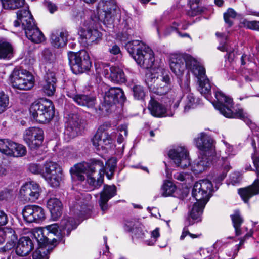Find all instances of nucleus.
I'll return each instance as SVG.
<instances>
[{"label":"nucleus","instance_id":"nucleus-1","mask_svg":"<svg viewBox=\"0 0 259 259\" xmlns=\"http://www.w3.org/2000/svg\"><path fill=\"white\" fill-rule=\"evenodd\" d=\"M169 65L172 72L178 77L181 76L186 68L190 69L198 79L199 92L208 98L212 87L206 76L205 68L199 62L190 55L177 54L171 56Z\"/></svg>","mask_w":259,"mask_h":259},{"label":"nucleus","instance_id":"nucleus-2","mask_svg":"<svg viewBox=\"0 0 259 259\" xmlns=\"http://www.w3.org/2000/svg\"><path fill=\"white\" fill-rule=\"evenodd\" d=\"M213 90L217 100V102L213 103V105L221 114L227 118L240 119L244 121L250 128H252L254 127V124L252 122L250 115L243 109H238L235 111L232 110L231 108L233 104L232 98L226 96L221 91L215 90L214 89Z\"/></svg>","mask_w":259,"mask_h":259},{"label":"nucleus","instance_id":"nucleus-3","mask_svg":"<svg viewBox=\"0 0 259 259\" xmlns=\"http://www.w3.org/2000/svg\"><path fill=\"white\" fill-rule=\"evenodd\" d=\"M17 19L14 22L15 27L22 25L26 37L32 42L40 43L44 40V36L36 26L33 16L28 8L20 9L17 12Z\"/></svg>","mask_w":259,"mask_h":259},{"label":"nucleus","instance_id":"nucleus-4","mask_svg":"<svg viewBox=\"0 0 259 259\" xmlns=\"http://www.w3.org/2000/svg\"><path fill=\"white\" fill-rule=\"evenodd\" d=\"M125 47L140 66L146 69L153 66L154 53L149 47L139 40H134L126 43Z\"/></svg>","mask_w":259,"mask_h":259},{"label":"nucleus","instance_id":"nucleus-5","mask_svg":"<svg viewBox=\"0 0 259 259\" xmlns=\"http://www.w3.org/2000/svg\"><path fill=\"white\" fill-rule=\"evenodd\" d=\"M31 116L39 123L49 122L54 117L55 108L52 102L48 99L35 102L30 106Z\"/></svg>","mask_w":259,"mask_h":259},{"label":"nucleus","instance_id":"nucleus-6","mask_svg":"<svg viewBox=\"0 0 259 259\" xmlns=\"http://www.w3.org/2000/svg\"><path fill=\"white\" fill-rule=\"evenodd\" d=\"M58 224H53L47 226L44 229L37 228L32 233L33 238L40 247L49 244L56 245L58 243L57 239L60 238L61 233L58 232Z\"/></svg>","mask_w":259,"mask_h":259},{"label":"nucleus","instance_id":"nucleus-7","mask_svg":"<svg viewBox=\"0 0 259 259\" xmlns=\"http://www.w3.org/2000/svg\"><path fill=\"white\" fill-rule=\"evenodd\" d=\"M145 83L150 91L159 95L166 94L170 89V78L167 74H163L158 77L156 74L148 73L146 75Z\"/></svg>","mask_w":259,"mask_h":259},{"label":"nucleus","instance_id":"nucleus-8","mask_svg":"<svg viewBox=\"0 0 259 259\" xmlns=\"http://www.w3.org/2000/svg\"><path fill=\"white\" fill-rule=\"evenodd\" d=\"M68 59L71 69L76 74L89 70L92 66L89 54L84 50L77 53H69Z\"/></svg>","mask_w":259,"mask_h":259},{"label":"nucleus","instance_id":"nucleus-9","mask_svg":"<svg viewBox=\"0 0 259 259\" xmlns=\"http://www.w3.org/2000/svg\"><path fill=\"white\" fill-rule=\"evenodd\" d=\"M116 7L115 0H101L98 3L99 19L108 27H111L115 18L118 19L119 13Z\"/></svg>","mask_w":259,"mask_h":259},{"label":"nucleus","instance_id":"nucleus-10","mask_svg":"<svg viewBox=\"0 0 259 259\" xmlns=\"http://www.w3.org/2000/svg\"><path fill=\"white\" fill-rule=\"evenodd\" d=\"M10 83L14 89L29 90L34 84L33 75L24 69H14L10 76Z\"/></svg>","mask_w":259,"mask_h":259},{"label":"nucleus","instance_id":"nucleus-11","mask_svg":"<svg viewBox=\"0 0 259 259\" xmlns=\"http://www.w3.org/2000/svg\"><path fill=\"white\" fill-rule=\"evenodd\" d=\"M42 177L51 187H58L63 178L61 167L55 162L46 161L44 165Z\"/></svg>","mask_w":259,"mask_h":259},{"label":"nucleus","instance_id":"nucleus-12","mask_svg":"<svg viewBox=\"0 0 259 259\" xmlns=\"http://www.w3.org/2000/svg\"><path fill=\"white\" fill-rule=\"evenodd\" d=\"M251 159L256 168L257 178L251 185L238 190V193L245 203H247L253 196L259 195V156L255 158L254 154H252Z\"/></svg>","mask_w":259,"mask_h":259},{"label":"nucleus","instance_id":"nucleus-13","mask_svg":"<svg viewBox=\"0 0 259 259\" xmlns=\"http://www.w3.org/2000/svg\"><path fill=\"white\" fill-rule=\"evenodd\" d=\"M84 121L78 114H69L66 123L65 135L71 139L81 134L84 127Z\"/></svg>","mask_w":259,"mask_h":259},{"label":"nucleus","instance_id":"nucleus-14","mask_svg":"<svg viewBox=\"0 0 259 259\" xmlns=\"http://www.w3.org/2000/svg\"><path fill=\"white\" fill-rule=\"evenodd\" d=\"M212 190V184L209 180H200L194 185L192 195L196 201L207 202L209 199V193Z\"/></svg>","mask_w":259,"mask_h":259},{"label":"nucleus","instance_id":"nucleus-15","mask_svg":"<svg viewBox=\"0 0 259 259\" xmlns=\"http://www.w3.org/2000/svg\"><path fill=\"white\" fill-rule=\"evenodd\" d=\"M73 169L87 175H92L97 169L99 170L98 175H104L103 170H105L103 161L95 158L91 159L89 162L84 161L75 165L70 168V171Z\"/></svg>","mask_w":259,"mask_h":259},{"label":"nucleus","instance_id":"nucleus-16","mask_svg":"<svg viewBox=\"0 0 259 259\" xmlns=\"http://www.w3.org/2000/svg\"><path fill=\"white\" fill-rule=\"evenodd\" d=\"M23 139L31 150L35 149L42 144L44 140V131L39 127H29L25 130Z\"/></svg>","mask_w":259,"mask_h":259},{"label":"nucleus","instance_id":"nucleus-17","mask_svg":"<svg viewBox=\"0 0 259 259\" xmlns=\"http://www.w3.org/2000/svg\"><path fill=\"white\" fill-rule=\"evenodd\" d=\"M168 155L177 167L184 168L190 164L188 152L183 147H178L170 149Z\"/></svg>","mask_w":259,"mask_h":259},{"label":"nucleus","instance_id":"nucleus-18","mask_svg":"<svg viewBox=\"0 0 259 259\" xmlns=\"http://www.w3.org/2000/svg\"><path fill=\"white\" fill-rule=\"evenodd\" d=\"M195 141L200 153L207 154L209 156H215L214 140L210 136L204 133H201Z\"/></svg>","mask_w":259,"mask_h":259},{"label":"nucleus","instance_id":"nucleus-19","mask_svg":"<svg viewBox=\"0 0 259 259\" xmlns=\"http://www.w3.org/2000/svg\"><path fill=\"white\" fill-rule=\"evenodd\" d=\"M7 241L6 244L0 248L1 252H6L12 249L17 241L15 232L11 228H0V245Z\"/></svg>","mask_w":259,"mask_h":259},{"label":"nucleus","instance_id":"nucleus-20","mask_svg":"<svg viewBox=\"0 0 259 259\" xmlns=\"http://www.w3.org/2000/svg\"><path fill=\"white\" fill-rule=\"evenodd\" d=\"M24 219L28 223L42 221L45 217L44 209L35 205L25 206L22 210Z\"/></svg>","mask_w":259,"mask_h":259},{"label":"nucleus","instance_id":"nucleus-21","mask_svg":"<svg viewBox=\"0 0 259 259\" xmlns=\"http://www.w3.org/2000/svg\"><path fill=\"white\" fill-rule=\"evenodd\" d=\"M40 189L38 184L34 182L26 183L23 185L20 193L25 201L34 202L40 195Z\"/></svg>","mask_w":259,"mask_h":259},{"label":"nucleus","instance_id":"nucleus-22","mask_svg":"<svg viewBox=\"0 0 259 259\" xmlns=\"http://www.w3.org/2000/svg\"><path fill=\"white\" fill-rule=\"evenodd\" d=\"M80 41L85 46L97 44L101 39V33L96 29L80 28L78 31Z\"/></svg>","mask_w":259,"mask_h":259},{"label":"nucleus","instance_id":"nucleus-23","mask_svg":"<svg viewBox=\"0 0 259 259\" xmlns=\"http://www.w3.org/2000/svg\"><path fill=\"white\" fill-rule=\"evenodd\" d=\"M102 73L105 77L115 83H122L125 82L126 81L123 70L118 67L112 66L109 67L108 66H105L103 69Z\"/></svg>","mask_w":259,"mask_h":259},{"label":"nucleus","instance_id":"nucleus-24","mask_svg":"<svg viewBox=\"0 0 259 259\" xmlns=\"http://www.w3.org/2000/svg\"><path fill=\"white\" fill-rule=\"evenodd\" d=\"M78 224L75 220L70 217L64 216L60 223V226H58V232L61 233L60 238H58L57 241L59 242L64 243L65 240L63 237L65 235L69 236L71 231L75 229Z\"/></svg>","mask_w":259,"mask_h":259},{"label":"nucleus","instance_id":"nucleus-25","mask_svg":"<svg viewBox=\"0 0 259 259\" xmlns=\"http://www.w3.org/2000/svg\"><path fill=\"white\" fill-rule=\"evenodd\" d=\"M125 100L124 92L119 88H111L106 92L104 97V103L108 106H112L116 103H122Z\"/></svg>","mask_w":259,"mask_h":259},{"label":"nucleus","instance_id":"nucleus-26","mask_svg":"<svg viewBox=\"0 0 259 259\" xmlns=\"http://www.w3.org/2000/svg\"><path fill=\"white\" fill-rule=\"evenodd\" d=\"M116 194V187L114 185H105L103 190L100 192V198L99 203L102 211V215L108 209L107 204L109 199L112 198Z\"/></svg>","mask_w":259,"mask_h":259},{"label":"nucleus","instance_id":"nucleus-27","mask_svg":"<svg viewBox=\"0 0 259 259\" xmlns=\"http://www.w3.org/2000/svg\"><path fill=\"white\" fill-rule=\"evenodd\" d=\"M68 36V32L66 29L61 28L55 30L51 34V43L55 48L63 47L66 45Z\"/></svg>","mask_w":259,"mask_h":259},{"label":"nucleus","instance_id":"nucleus-28","mask_svg":"<svg viewBox=\"0 0 259 259\" xmlns=\"http://www.w3.org/2000/svg\"><path fill=\"white\" fill-rule=\"evenodd\" d=\"M213 157L214 156H209L207 154L200 153V156L193 166L194 172L199 174L206 170L212 163Z\"/></svg>","mask_w":259,"mask_h":259},{"label":"nucleus","instance_id":"nucleus-29","mask_svg":"<svg viewBox=\"0 0 259 259\" xmlns=\"http://www.w3.org/2000/svg\"><path fill=\"white\" fill-rule=\"evenodd\" d=\"M33 248L32 240L28 237H22L18 241L16 253L20 256L28 255Z\"/></svg>","mask_w":259,"mask_h":259},{"label":"nucleus","instance_id":"nucleus-30","mask_svg":"<svg viewBox=\"0 0 259 259\" xmlns=\"http://www.w3.org/2000/svg\"><path fill=\"white\" fill-rule=\"evenodd\" d=\"M215 35L219 41V45L218 47V49L222 52H226L228 59L229 61H233L236 57V53L235 51L231 50L228 49L227 45V40L228 36L225 33L217 32Z\"/></svg>","mask_w":259,"mask_h":259},{"label":"nucleus","instance_id":"nucleus-31","mask_svg":"<svg viewBox=\"0 0 259 259\" xmlns=\"http://www.w3.org/2000/svg\"><path fill=\"white\" fill-rule=\"evenodd\" d=\"M47 206L51 213L53 220H57L62 214V204L56 198L49 199L47 203Z\"/></svg>","mask_w":259,"mask_h":259},{"label":"nucleus","instance_id":"nucleus-32","mask_svg":"<svg viewBox=\"0 0 259 259\" xmlns=\"http://www.w3.org/2000/svg\"><path fill=\"white\" fill-rule=\"evenodd\" d=\"M74 195L76 201L72 200L69 202L70 210L73 214L80 217L83 214V209L84 207V202L82 201L83 199V194L79 192H76Z\"/></svg>","mask_w":259,"mask_h":259},{"label":"nucleus","instance_id":"nucleus-33","mask_svg":"<svg viewBox=\"0 0 259 259\" xmlns=\"http://www.w3.org/2000/svg\"><path fill=\"white\" fill-rule=\"evenodd\" d=\"M124 229L132 233V237L133 240L143 239L145 235V232H147L143 226L139 223L133 224L132 222H128L125 224Z\"/></svg>","mask_w":259,"mask_h":259},{"label":"nucleus","instance_id":"nucleus-34","mask_svg":"<svg viewBox=\"0 0 259 259\" xmlns=\"http://www.w3.org/2000/svg\"><path fill=\"white\" fill-rule=\"evenodd\" d=\"M56 81L57 79L54 72H50L47 73L42 90L44 93L48 96H50L54 94L56 89Z\"/></svg>","mask_w":259,"mask_h":259},{"label":"nucleus","instance_id":"nucleus-35","mask_svg":"<svg viewBox=\"0 0 259 259\" xmlns=\"http://www.w3.org/2000/svg\"><path fill=\"white\" fill-rule=\"evenodd\" d=\"M148 109L151 114L155 117H161L166 116V109L164 105L151 98L148 105Z\"/></svg>","mask_w":259,"mask_h":259},{"label":"nucleus","instance_id":"nucleus-36","mask_svg":"<svg viewBox=\"0 0 259 259\" xmlns=\"http://www.w3.org/2000/svg\"><path fill=\"white\" fill-rule=\"evenodd\" d=\"M111 139L106 132L98 130L92 139L93 145L99 149L100 147H103L110 143Z\"/></svg>","mask_w":259,"mask_h":259},{"label":"nucleus","instance_id":"nucleus-37","mask_svg":"<svg viewBox=\"0 0 259 259\" xmlns=\"http://www.w3.org/2000/svg\"><path fill=\"white\" fill-rule=\"evenodd\" d=\"M14 56L12 45L5 39H0V59L10 60Z\"/></svg>","mask_w":259,"mask_h":259},{"label":"nucleus","instance_id":"nucleus-38","mask_svg":"<svg viewBox=\"0 0 259 259\" xmlns=\"http://www.w3.org/2000/svg\"><path fill=\"white\" fill-rule=\"evenodd\" d=\"M96 100V98L92 95L78 94L73 101L79 106L93 108L95 107Z\"/></svg>","mask_w":259,"mask_h":259},{"label":"nucleus","instance_id":"nucleus-39","mask_svg":"<svg viewBox=\"0 0 259 259\" xmlns=\"http://www.w3.org/2000/svg\"><path fill=\"white\" fill-rule=\"evenodd\" d=\"M121 25L123 29L121 40L125 41L128 39L129 37L133 34L132 30L135 26L134 22L132 18L126 17L123 18Z\"/></svg>","mask_w":259,"mask_h":259},{"label":"nucleus","instance_id":"nucleus-40","mask_svg":"<svg viewBox=\"0 0 259 259\" xmlns=\"http://www.w3.org/2000/svg\"><path fill=\"white\" fill-rule=\"evenodd\" d=\"M206 203V201H196L194 203L190 211V218H189L192 219L191 221L193 222V220H197V222L200 221V217L202 214L203 209Z\"/></svg>","mask_w":259,"mask_h":259},{"label":"nucleus","instance_id":"nucleus-41","mask_svg":"<svg viewBox=\"0 0 259 259\" xmlns=\"http://www.w3.org/2000/svg\"><path fill=\"white\" fill-rule=\"evenodd\" d=\"M233 227L235 229V233L237 236L242 234L241 226L244 220L239 210H235L233 214L231 215Z\"/></svg>","mask_w":259,"mask_h":259},{"label":"nucleus","instance_id":"nucleus-42","mask_svg":"<svg viewBox=\"0 0 259 259\" xmlns=\"http://www.w3.org/2000/svg\"><path fill=\"white\" fill-rule=\"evenodd\" d=\"M10 150L12 153L9 154L8 156H13L14 157H22L26 154L27 150L26 147L20 144L14 142H10Z\"/></svg>","mask_w":259,"mask_h":259},{"label":"nucleus","instance_id":"nucleus-43","mask_svg":"<svg viewBox=\"0 0 259 259\" xmlns=\"http://www.w3.org/2000/svg\"><path fill=\"white\" fill-rule=\"evenodd\" d=\"M4 9L15 10L24 6L25 0H0Z\"/></svg>","mask_w":259,"mask_h":259},{"label":"nucleus","instance_id":"nucleus-44","mask_svg":"<svg viewBox=\"0 0 259 259\" xmlns=\"http://www.w3.org/2000/svg\"><path fill=\"white\" fill-rule=\"evenodd\" d=\"M176 186L170 181H166L164 182L161 188L162 196H171L176 190Z\"/></svg>","mask_w":259,"mask_h":259},{"label":"nucleus","instance_id":"nucleus-45","mask_svg":"<svg viewBox=\"0 0 259 259\" xmlns=\"http://www.w3.org/2000/svg\"><path fill=\"white\" fill-rule=\"evenodd\" d=\"M117 161L114 158L110 159L106 162L103 172L104 175H106L108 179H111L113 177Z\"/></svg>","mask_w":259,"mask_h":259},{"label":"nucleus","instance_id":"nucleus-46","mask_svg":"<svg viewBox=\"0 0 259 259\" xmlns=\"http://www.w3.org/2000/svg\"><path fill=\"white\" fill-rule=\"evenodd\" d=\"M97 179L93 177L92 175H88V183L92 187V189L99 188L103 184L104 181V175H98Z\"/></svg>","mask_w":259,"mask_h":259},{"label":"nucleus","instance_id":"nucleus-47","mask_svg":"<svg viewBox=\"0 0 259 259\" xmlns=\"http://www.w3.org/2000/svg\"><path fill=\"white\" fill-rule=\"evenodd\" d=\"M222 160L223 161L222 166L223 167V171L222 174L217 179L215 180V182L217 184H219L222 181H223L227 175V173L231 168L230 163L228 161V158L227 157H222Z\"/></svg>","mask_w":259,"mask_h":259},{"label":"nucleus","instance_id":"nucleus-48","mask_svg":"<svg viewBox=\"0 0 259 259\" xmlns=\"http://www.w3.org/2000/svg\"><path fill=\"white\" fill-rule=\"evenodd\" d=\"M237 16L236 12L234 9L229 8L227 11L224 13V19L226 23L228 25L229 27H231L233 24L232 19L236 18Z\"/></svg>","mask_w":259,"mask_h":259},{"label":"nucleus","instance_id":"nucleus-49","mask_svg":"<svg viewBox=\"0 0 259 259\" xmlns=\"http://www.w3.org/2000/svg\"><path fill=\"white\" fill-rule=\"evenodd\" d=\"M133 96L135 99L143 101L145 97L146 92L143 87L139 85H135L133 88Z\"/></svg>","mask_w":259,"mask_h":259},{"label":"nucleus","instance_id":"nucleus-50","mask_svg":"<svg viewBox=\"0 0 259 259\" xmlns=\"http://www.w3.org/2000/svg\"><path fill=\"white\" fill-rule=\"evenodd\" d=\"M41 56V60L46 63H51L55 60V55L48 48H46L42 51Z\"/></svg>","mask_w":259,"mask_h":259},{"label":"nucleus","instance_id":"nucleus-51","mask_svg":"<svg viewBox=\"0 0 259 259\" xmlns=\"http://www.w3.org/2000/svg\"><path fill=\"white\" fill-rule=\"evenodd\" d=\"M194 222L191 221L190 218H188L185 222V226L183 229L182 234L180 236V240H183L185 239L187 235H189L192 238H195L198 237V235L191 233L188 228L189 226L194 224Z\"/></svg>","mask_w":259,"mask_h":259},{"label":"nucleus","instance_id":"nucleus-52","mask_svg":"<svg viewBox=\"0 0 259 259\" xmlns=\"http://www.w3.org/2000/svg\"><path fill=\"white\" fill-rule=\"evenodd\" d=\"M67 95L74 100L78 94H77L76 87L72 81L68 82L65 87Z\"/></svg>","mask_w":259,"mask_h":259},{"label":"nucleus","instance_id":"nucleus-53","mask_svg":"<svg viewBox=\"0 0 259 259\" xmlns=\"http://www.w3.org/2000/svg\"><path fill=\"white\" fill-rule=\"evenodd\" d=\"M196 99L192 93H189L187 96L186 105L184 106V112L186 113L192 108H194V105L197 103Z\"/></svg>","mask_w":259,"mask_h":259},{"label":"nucleus","instance_id":"nucleus-54","mask_svg":"<svg viewBox=\"0 0 259 259\" xmlns=\"http://www.w3.org/2000/svg\"><path fill=\"white\" fill-rule=\"evenodd\" d=\"M12 142L9 139H0V151L7 155L12 153L10 150V142Z\"/></svg>","mask_w":259,"mask_h":259},{"label":"nucleus","instance_id":"nucleus-55","mask_svg":"<svg viewBox=\"0 0 259 259\" xmlns=\"http://www.w3.org/2000/svg\"><path fill=\"white\" fill-rule=\"evenodd\" d=\"M9 105V98L4 92H0V113L4 112Z\"/></svg>","mask_w":259,"mask_h":259},{"label":"nucleus","instance_id":"nucleus-56","mask_svg":"<svg viewBox=\"0 0 259 259\" xmlns=\"http://www.w3.org/2000/svg\"><path fill=\"white\" fill-rule=\"evenodd\" d=\"M29 170L34 174H40L42 176V172H44V166L42 167L40 164L37 163H30L29 165Z\"/></svg>","mask_w":259,"mask_h":259},{"label":"nucleus","instance_id":"nucleus-57","mask_svg":"<svg viewBox=\"0 0 259 259\" xmlns=\"http://www.w3.org/2000/svg\"><path fill=\"white\" fill-rule=\"evenodd\" d=\"M179 25L180 23L179 22L174 21L171 26L165 28L163 33L164 36H167L175 31L177 32V28Z\"/></svg>","mask_w":259,"mask_h":259},{"label":"nucleus","instance_id":"nucleus-58","mask_svg":"<svg viewBox=\"0 0 259 259\" xmlns=\"http://www.w3.org/2000/svg\"><path fill=\"white\" fill-rule=\"evenodd\" d=\"M243 23L247 28L255 30H259V21L245 20Z\"/></svg>","mask_w":259,"mask_h":259},{"label":"nucleus","instance_id":"nucleus-59","mask_svg":"<svg viewBox=\"0 0 259 259\" xmlns=\"http://www.w3.org/2000/svg\"><path fill=\"white\" fill-rule=\"evenodd\" d=\"M189 177L190 176L188 174L182 172H177L174 175V179L181 182L186 181V180L188 179Z\"/></svg>","mask_w":259,"mask_h":259},{"label":"nucleus","instance_id":"nucleus-60","mask_svg":"<svg viewBox=\"0 0 259 259\" xmlns=\"http://www.w3.org/2000/svg\"><path fill=\"white\" fill-rule=\"evenodd\" d=\"M45 6L51 13H53L57 10V6L50 1L45 0L44 2Z\"/></svg>","mask_w":259,"mask_h":259},{"label":"nucleus","instance_id":"nucleus-61","mask_svg":"<svg viewBox=\"0 0 259 259\" xmlns=\"http://www.w3.org/2000/svg\"><path fill=\"white\" fill-rule=\"evenodd\" d=\"M241 178L238 173L234 172L232 174L230 177V183L235 185L240 182Z\"/></svg>","mask_w":259,"mask_h":259},{"label":"nucleus","instance_id":"nucleus-62","mask_svg":"<svg viewBox=\"0 0 259 259\" xmlns=\"http://www.w3.org/2000/svg\"><path fill=\"white\" fill-rule=\"evenodd\" d=\"M109 52L113 55H121V52L120 48L117 45H114L109 49Z\"/></svg>","mask_w":259,"mask_h":259},{"label":"nucleus","instance_id":"nucleus-63","mask_svg":"<svg viewBox=\"0 0 259 259\" xmlns=\"http://www.w3.org/2000/svg\"><path fill=\"white\" fill-rule=\"evenodd\" d=\"M8 223V217L4 211L0 210V226L6 225Z\"/></svg>","mask_w":259,"mask_h":259},{"label":"nucleus","instance_id":"nucleus-64","mask_svg":"<svg viewBox=\"0 0 259 259\" xmlns=\"http://www.w3.org/2000/svg\"><path fill=\"white\" fill-rule=\"evenodd\" d=\"M225 144L226 147V153L227 154L228 156L234 155L235 154V152L233 146L227 143H225Z\"/></svg>","mask_w":259,"mask_h":259}]
</instances>
